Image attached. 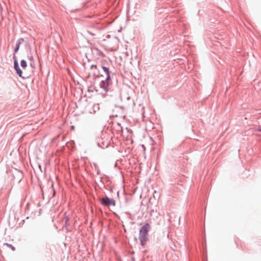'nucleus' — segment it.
<instances>
[{
    "label": "nucleus",
    "instance_id": "obj_3",
    "mask_svg": "<svg viewBox=\"0 0 261 261\" xmlns=\"http://www.w3.org/2000/svg\"><path fill=\"white\" fill-rule=\"evenodd\" d=\"M112 84L110 83L105 81L103 80H101L99 83V87L101 89H102L106 92H108L110 90L109 87Z\"/></svg>",
    "mask_w": 261,
    "mask_h": 261
},
{
    "label": "nucleus",
    "instance_id": "obj_24",
    "mask_svg": "<svg viewBox=\"0 0 261 261\" xmlns=\"http://www.w3.org/2000/svg\"><path fill=\"white\" fill-rule=\"evenodd\" d=\"M100 181H102V178H100Z\"/></svg>",
    "mask_w": 261,
    "mask_h": 261
},
{
    "label": "nucleus",
    "instance_id": "obj_15",
    "mask_svg": "<svg viewBox=\"0 0 261 261\" xmlns=\"http://www.w3.org/2000/svg\"><path fill=\"white\" fill-rule=\"evenodd\" d=\"M13 59L14 60V64H15V61H18L17 59V58H16V57L15 56V54H14V53H13Z\"/></svg>",
    "mask_w": 261,
    "mask_h": 261
},
{
    "label": "nucleus",
    "instance_id": "obj_6",
    "mask_svg": "<svg viewBox=\"0 0 261 261\" xmlns=\"http://www.w3.org/2000/svg\"><path fill=\"white\" fill-rule=\"evenodd\" d=\"M65 219H66V220H65V222L64 226H65V228H66V229L68 231H71V228L70 227V224L68 223L69 218L68 217H66Z\"/></svg>",
    "mask_w": 261,
    "mask_h": 261
},
{
    "label": "nucleus",
    "instance_id": "obj_23",
    "mask_svg": "<svg viewBox=\"0 0 261 261\" xmlns=\"http://www.w3.org/2000/svg\"><path fill=\"white\" fill-rule=\"evenodd\" d=\"M143 148H145V146L144 145H142Z\"/></svg>",
    "mask_w": 261,
    "mask_h": 261
},
{
    "label": "nucleus",
    "instance_id": "obj_11",
    "mask_svg": "<svg viewBox=\"0 0 261 261\" xmlns=\"http://www.w3.org/2000/svg\"><path fill=\"white\" fill-rule=\"evenodd\" d=\"M93 68H94L95 69H97L98 70L99 73H100V72L99 71V69L98 68V66L97 65H93V64L91 65V66H90V68L92 69Z\"/></svg>",
    "mask_w": 261,
    "mask_h": 261
},
{
    "label": "nucleus",
    "instance_id": "obj_4",
    "mask_svg": "<svg viewBox=\"0 0 261 261\" xmlns=\"http://www.w3.org/2000/svg\"><path fill=\"white\" fill-rule=\"evenodd\" d=\"M14 68L19 77L24 78V77L22 76V71L19 67L18 61L15 62V64H14Z\"/></svg>",
    "mask_w": 261,
    "mask_h": 261
},
{
    "label": "nucleus",
    "instance_id": "obj_19",
    "mask_svg": "<svg viewBox=\"0 0 261 261\" xmlns=\"http://www.w3.org/2000/svg\"><path fill=\"white\" fill-rule=\"evenodd\" d=\"M258 130H259V132H261V128H260V127H259V128Z\"/></svg>",
    "mask_w": 261,
    "mask_h": 261
},
{
    "label": "nucleus",
    "instance_id": "obj_13",
    "mask_svg": "<svg viewBox=\"0 0 261 261\" xmlns=\"http://www.w3.org/2000/svg\"><path fill=\"white\" fill-rule=\"evenodd\" d=\"M28 59L29 60L32 61H34V58H33V56L31 54L30 55H28Z\"/></svg>",
    "mask_w": 261,
    "mask_h": 261
},
{
    "label": "nucleus",
    "instance_id": "obj_10",
    "mask_svg": "<svg viewBox=\"0 0 261 261\" xmlns=\"http://www.w3.org/2000/svg\"><path fill=\"white\" fill-rule=\"evenodd\" d=\"M4 245L8 246V247L11 248L12 249V250H13V251H15V248L13 245H12L11 244H8V243H4Z\"/></svg>",
    "mask_w": 261,
    "mask_h": 261
},
{
    "label": "nucleus",
    "instance_id": "obj_7",
    "mask_svg": "<svg viewBox=\"0 0 261 261\" xmlns=\"http://www.w3.org/2000/svg\"><path fill=\"white\" fill-rule=\"evenodd\" d=\"M101 68L103 71V74H105V75H106L107 74L111 73L108 67L101 65Z\"/></svg>",
    "mask_w": 261,
    "mask_h": 261
},
{
    "label": "nucleus",
    "instance_id": "obj_17",
    "mask_svg": "<svg viewBox=\"0 0 261 261\" xmlns=\"http://www.w3.org/2000/svg\"><path fill=\"white\" fill-rule=\"evenodd\" d=\"M97 145L98 146L103 148V147L100 144L99 142H97Z\"/></svg>",
    "mask_w": 261,
    "mask_h": 261
},
{
    "label": "nucleus",
    "instance_id": "obj_12",
    "mask_svg": "<svg viewBox=\"0 0 261 261\" xmlns=\"http://www.w3.org/2000/svg\"><path fill=\"white\" fill-rule=\"evenodd\" d=\"M98 55H99L101 57H103L105 56V54L102 51H101L100 50H98Z\"/></svg>",
    "mask_w": 261,
    "mask_h": 261
},
{
    "label": "nucleus",
    "instance_id": "obj_1",
    "mask_svg": "<svg viewBox=\"0 0 261 261\" xmlns=\"http://www.w3.org/2000/svg\"><path fill=\"white\" fill-rule=\"evenodd\" d=\"M149 228L150 225L149 223H147L140 229L139 239L141 246H144L148 241Z\"/></svg>",
    "mask_w": 261,
    "mask_h": 261
},
{
    "label": "nucleus",
    "instance_id": "obj_22",
    "mask_svg": "<svg viewBox=\"0 0 261 261\" xmlns=\"http://www.w3.org/2000/svg\"><path fill=\"white\" fill-rule=\"evenodd\" d=\"M55 191L54 190V195H55Z\"/></svg>",
    "mask_w": 261,
    "mask_h": 261
},
{
    "label": "nucleus",
    "instance_id": "obj_5",
    "mask_svg": "<svg viewBox=\"0 0 261 261\" xmlns=\"http://www.w3.org/2000/svg\"><path fill=\"white\" fill-rule=\"evenodd\" d=\"M23 42L24 39L22 38H20L17 40L16 46L14 50V54H16V53L18 51L20 44H22Z\"/></svg>",
    "mask_w": 261,
    "mask_h": 261
},
{
    "label": "nucleus",
    "instance_id": "obj_21",
    "mask_svg": "<svg viewBox=\"0 0 261 261\" xmlns=\"http://www.w3.org/2000/svg\"><path fill=\"white\" fill-rule=\"evenodd\" d=\"M39 168L41 170V166H40V165H39Z\"/></svg>",
    "mask_w": 261,
    "mask_h": 261
},
{
    "label": "nucleus",
    "instance_id": "obj_14",
    "mask_svg": "<svg viewBox=\"0 0 261 261\" xmlns=\"http://www.w3.org/2000/svg\"><path fill=\"white\" fill-rule=\"evenodd\" d=\"M93 76H94L95 78H96V77H100V76H104V75H103V73H101V74L100 75V76H99L98 74H96L95 73H93Z\"/></svg>",
    "mask_w": 261,
    "mask_h": 261
},
{
    "label": "nucleus",
    "instance_id": "obj_20",
    "mask_svg": "<svg viewBox=\"0 0 261 261\" xmlns=\"http://www.w3.org/2000/svg\"><path fill=\"white\" fill-rule=\"evenodd\" d=\"M99 172H100L99 170H98L97 174H98L99 173Z\"/></svg>",
    "mask_w": 261,
    "mask_h": 261
},
{
    "label": "nucleus",
    "instance_id": "obj_18",
    "mask_svg": "<svg viewBox=\"0 0 261 261\" xmlns=\"http://www.w3.org/2000/svg\"><path fill=\"white\" fill-rule=\"evenodd\" d=\"M132 260H133V261H135V258H134V257H133V258H132Z\"/></svg>",
    "mask_w": 261,
    "mask_h": 261
},
{
    "label": "nucleus",
    "instance_id": "obj_16",
    "mask_svg": "<svg viewBox=\"0 0 261 261\" xmlns=\"http://www.w3.org/2000/svg\"><path fill=\"white\" fill-rule=\"evenodd\" d=\"M87 33H88L89 35H91V36H94V35H95V34H94V33H92V32H90V31H87Z\"/></svg>",
    "mask_w": 261,
    "mask_h": 261
},
{
    "label": "nucleus",
    "instance_id": "obj_2",
    "mask_svg": "<svg viewBox=\"0 0 261 261\" xmlns=\"http://www.w3.org/2000/svg\"><path fill=\"white\" fill-rule=\"evenodd\" d=\"M100 204L105 206H115L116 205V201L114 199L112 198H110L108 196H105L102 197L100 200Z\"/></svg>",
    "mask_w": 261,
    "mask_h": 261
},
{
    "label": "nucleus",
    "instance_id": "obj_9",
    "mask_svg": "<svg viewBox=\"0 0 261 261\" xmlns=\"http://www.w3.org/2000/svg\"><path fill=\"white\" fill-rule=\"evenodd\" d=\"M20 65L22 68H25L27 66V63L24 59L21 60L20 61Z\"/></svg>",
    "mask_w": 261,
    "mask_h": 261
},
{
    "label": "nucleus",
    "instance_id": "obj_8",
    "mask_svg": "<svg viewBox=\"0 0 261 261\" xmlns=\"http://www.w3.org/2000/svg\"><path fill=\"white\" fill-rule=\"evenodd\" d=\"M111 73H109V74H107L106 76V77L105 80H103V81H106V82H108L109 83H112V80H111Z\"/></svg>",
    "mask_w": 261,
    "mask_h": 261
}]
</instances>
